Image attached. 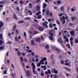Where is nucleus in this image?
<instances>
[{"label": "nucleus", "instance_id": "49530a36", "mask_svg": "<svg viewBox=\"0 0 78 78\" xmlns=\"http://www.w3.org/2000/svg\"><path fill=\"white\" fill-rule=\"evenodd\" d=\"M11 33H9V34H8V36H9L10 37H11Z\"/></svg>", "mask_w": 78, "mask_h": 78}, {"label": "nucleus", "instance_id": "052dcab7", "mask_svg": "<svg viewBox=\"0 0 78 78\" xmlns=\"http://www.w3.org/2000/svg\"><path fill=\"white\" fill-rule=\"evenodd\" d=\"M57 23L58 25H59V24H60V23L59 22V21H58V20L57 21Z\"/></svg>", "mask_w": 78, "mask_h": 78}, {"label": "nucleus", "instance_id": "5701e85b", "mask_svg": "<svg viewBox=\"0 0 78 78\" xmlns=\"http://www.w3.org/2000/svg\"><path fill=\"white\" fill-rule=\"evenodd\" d=\"M41 13V11H39L38 12H37L36 13V16H39V14H40Z\"/></svg>", "mask_w": 78, "mask_h": 78}, {"label": "nucleus", "instance_id": "09e8293b", "mask_svg": "<svg viewBox=\"0 0 78 78\" xmlns=\"http://www.w3.org/2000/svg\"><path fill=\"white\" fill-rule=\"evenodd\" d=\"M49 27L50 28H51L53 27V26L51 25V24H49Z\"/></svg>", "mask_w": 78, "mask_h": 78}, {"label": "nucleus", "instance_id": "de8ad7c7", "mask_svg": "<svg viewBox=\"0 0 78 78\" xmlns=\"http://www.w3.org/2000/svg\"><path fill=\"white\" fill-rule=\"evenodd\" d=\"M54 77L55 78H58V76H57V75H55L54 76Z\"/></svg>", "mask_w": 78, "mask_h": 78}, {"label": "nucleus", "instance_id": "e2e57ef3", "mask_svg": "<svg viewBox=\"0 0 78 78\" xmlns=\"http://www.w3.org/2000/svg\"><path fill=\"white\" fill-rule=\"evenodd\" d=\"M66 42H69V39H68V38H66Z\"/></svg>", "mask_w": 78, "mask_h": 78}, {"label": "nucleus", "instance_id": "37998d69", "mask_svg": "<svg viewBox=\"0 0 78 78\" xmlns=\"http://www.w3.org/2000/svg\"><path fill=\"white\" fill-rule=\"evenodd\" d=\"M50 14V12H49V11H48L46 12V14L47 15H48Z\"/></svg>", "mask_w": 78, "mask_h": 78}, {"label": "nucleus", "instance_id": "4468645a", "mask_svg": "<svg viewBox=\"0 0 78 78\" xmlns=\"http://www.w3.org/2000/svg\"><path fill=\"white\" fill-rule=\"evenodd\" d=\"M36 10H37V11H39V10H40V6L39 5H37V6Z\"/></svg>", "mask_w": 78, "mask_h": 78}, {"label": "nucleus", "instance_id": "412c9836", "mask_svg": "<svg viewBox=\"0 0 78 78\" xmlns=\"http://www.w3.org/2000/svg\"><path fill=\"white\" fill-rule=\"evenodd\" d=\"M3 22H0V27H2L3 25Z\"/></svg>", "mask_w": 78, "mask_h": 78}, {"label": "nucleus", "instance_id": "bf43d9fd", "mask_svg": "<svg viewBox=\"0 0 78 78\" xmlns=\"http://www.w3.org/2000/svg\"><path fill=\"white\" fill-rule=\"evenodd\" d=\"M73 41H71L70 42V44H71V45L72 47H73Z\"/></svg>", "mask_w": 78, "mask_h": 78}, {"label": "nucleus", "instance_id": "f03ea898", "mask_svg": "<svg viewBox=\"0 0 78 78\" xmlns=\"http://www.w3.org/2000/svg\"><path fill=\"white\" fill-rule=\"evenodd\" d=\"M53 30H50V34L51 36H50L49 37V38L50 40H53Z\"/></svg>", "mask_w": 78, "mask_h": 78}, {"label": "nucleus", "instance_id": "423d86ee", "mask_svg": "<svg viewBox=\"0 0 78 78\" xmlns=\"http://www.w3.org/2000/svg\"><path fill=\"white\" fill-rule=\"evenodd\" d=\"M57 41L60 42L61 44H63V41L61 38L58 39Z\"/></svg>", "mask_w": 78, "mask_h": 78}, {"label": "nucleus", "instance_id": "338daca9", "mask_svg": "<svg viewBox=\"0 0 78 78\" xmlns=\"http://www.w3.org/2000/svg\"><path fill=\"white\" fill-rule=\"evenodd\" d=\"M7 72V71L6 70L4 72V74H6V72Z\"/></svg>", "mask_w": 78, "mask_h": 78}, {"label": "nucleus", "instance_id": "2f4dec72", "mask_svg": "<svg viewBox=\"0 0 78 78\" xmlns=\"http://www.w3.org/2000/svg\"><path fill=\"white\" fill-rule=\"evenodd\" d=\"M51 60L52 61V64H55V60L54 59H52Z\"/></svg>", "mask_w": 78, "mask_h": 78}, {"label": "nucleus", "instance_id": "b1692460", "mask_svg": "<svg viewBox=\"0 0 78 78\" xmlns=\"http://www.w3.org/2000/svg\"><path fill=\"white\" fill-rule=\"evenodd\" d=\"M45 48H46V49H47V50H48L49 48V45H47L45 47Z\"/></svg>", "mask_w": 78, "mask_h": 78}, {"label": "nucleus", "instance_id": "79ce46f5", "mask_svg": "<svg viewBox=\"0 0 78 78\" xmlns=\"http://www.w3.org/2000/svg\"><path fill=\"white\" fill-rule=\"evenodd\" d=\"M50 16H51V17H53V13L52 12H50Z\"/></svg>", "mask_w": 78, "mask_h": 78}, {"label": "nucleus", "instance_id": "6e6552de", "mask_svg": "<svg viewBox=\"0 0 78 78\" xmlns=\"http://www.w3.org/2000/svg\"><path fill=\"white\" fill-rule=\"evenodd\" d=\"M41 68H43V69L44 70H45L47 69V67L45 66H41Z\"/></svg>", "mask_w": 78, "mask_h": 78}, {"label": "nucleus", "instance_id": "6e6d98bb", "mask_svg": "<svg viewBox=\"0 0 78 78\" xmlns=\"http://www.w3.org/2000/svg\"><path fill=\"white\" fill-rule=\"evenodd\" d=\"M24 62H28V61H27V60L26 59H24Z\"/></svg>", "mask_w": 78, "mask_h": 78}, {"label": "nucleus", "instance_id": "e433bc0d", "mask_svg": "<svg viewBox=\"0 0 78 78\" xmlns=\"http://www.w3.org/2000/svg\"><path fill=\"white\" fill-rule=\"evenodd\" d=\"M43 60L44 61H46L47 60V58L46 57H44L43 58Z\"/></svg>", "mask_w": 78, "mask_h": 78}, {"label": "nucleus", "instance_id": "4be33fe9", "mask_svg": "<svg viewBox=\"0 0 78 78\" xmlns=\"http://www.w3.org/2000/svg\"><path fill=\"white\" fill-rule=\"evenodd\" d=\"M37 18L38 19H41L42 18V15H39L37 17Z\"/></svg>", "mask_w": 78, "mask_h": 78}, {"label": "nucleus", "instance_id": "6ab92c4d", "mask_svg": "<svg viewBox=\"0 0 78 78\" xmlns=\"http://www.w3.org/2000/svg\"><path fill=\"white\" fill-rule=\"evenodd\" d=\"M3 35L2 34H0V39L1 40H2V39L3 40Z\"/></svg>", "mask_w": 78, "mask_h": 78}, {"label": "nucleus", "instance_id": "a18cd8bd", "mask_svg": "<svg viewBox=\"0 0 78 78\" xmlns=\"http://www.w3.org/2000/svg\"><path fill=\"white\" fill-rule=\"evenodd\" d=\"M66 46L68 47V48H70V45H69V44H66Z\"/></svg>", "mask_w": 78, "mask_h": 78}, {"label": "nucleus", "instance_id": "f704fd0d", "mask_svg": "<svg viewBox=\"0 0 78 78\" xmlns=\"http://www.w3.org/2000/svg\"><path fill=\"white\" fill-rule=\"evenodd\" d=\"M48 72L49 73V74H51V71L50 69H48L47 70Z\"/></svg>", "mask_w": 78, "mask_h": 78}, {"label": "nucleus", "instance_id": "0e129e2a", "mask_svg": "<svg viewBox=\"0 0 78 78\" xmlns=\"http://www.w3.org/2000/svg\"><path fill=\"white\" fill-rule=\"evenodd\" d=\"M26 67L27 69H29L30 68V67L28 65H27L26 66Z\"/></svg>", "mask_w": 78, "mask_h": 78}, {"label": "nucleus", "instance_id": "9b49d317", "mask_svg": "<svg viewBox=\"0 0 78 78\" xmlns=\"http://www.w3.org/2000/svg\"><path fill=\"white\" fill-rule=\"evenodd\" d=\"M46 23H48V22H46L45 23H43V26H45L46 28H47L48 27V26L47 25V24Z\"/></svg>", "mask_w": 78, "mask_h": 78}, {"label": "nucleus", "instance_id": "8fccbe9b", "mask_svg": "<svg viewBox=\"0 0 78 78\" xmlns=\"http://www.w3.org/2000/svg\"><path fill=\"white\" fill-rule=\"evenodd\" d=\"M57 3L58 4H61V2L60 1H58L57 2Z\"/></svg>", "mask_w": 78, "mask_h": 78}, {"label": "nucleus", "instance_id": "aec40b11", "mask_svg": "<svg viewBox=\"0 0 78 78\" xmlns=\"http://www.w3.org/2000/svg\"><path fill=\"white\" fill-rule=\"evenodd\" d=\"M32 6H33V5L31 3L29 4V8H32Z\"/></svg>", "mask_w": 78, "mask_h": 78}, {"label": "nucleus", "instance_id": "1a4fd4ad", "mask_svg": "<svg viewBox=\"0 0 78 78\" xmlns=\"http://www.w3.org/2000/svg\"><path fill=\"white\" fill-rule=\"evenodd\" d=\"M30 71H27L26 72V75L27 76H30Z\"/></svg>", "mask_w": 78, "mask_h": 78}, {"label": "nucleus", "instance_id": "393cba45", "mask_svg": "<svg viewBox=\"0 0 78 78\" xmlns=\"http://www.w3.org/2000/svg\"><path fill=\"white\" fill-rule=\"evenodd\" d=\"M53 20L52 19H48V22H51V21H53V20Z\"/></svg>", "mask_w": 78, "mask_h": 78}, {"label": "nucleus", "instance_id": "c85d7f7f", "mask_svg": "<svg viewBox=\"0 0 78 78\" xmlns=\"http://www.w3.org/2000/svg\"><path fill=\"white\" fill-rule=\"evenodd\" d=\"M19 3L21 5H22L23 3V1H20L19 2Z\"/></svg>", "mask_w": 78, "mask_h": 78}, {"label": "nucleus", "instance_id": "603ef678", "mask_svg": "<svg viewBox=\"0 0 78 78\" xmlns=\"http://www.w3.org/2000/svg\"><path fill=\"white\" fill-rule=\"evenodd\" d=\"M33 71L34 74H36V71H35V70H33Z\"/></svg>", "mask_w": 78, "mask_h": 78}, {"label": "nucleus", "instance_id": "39448f33", "mask_svg": "<svg viewBox=\"0 0 78 78\" xmlns=\"http://www.w3.org/2000/svg\"><path fill=\"white\" fill-rule=\"evenodd\" d=\"M52 72L53 73H58V71L55 68L53 69V70L52 71Z\"/></svg>", "mask_w": 78, "mask_h": 78}, {"label": "nucleus", "instance_id": "9d476101", "mask_svg": "<svg viewBox=\"0 0 78 78\" xmlns=\"http://www.w3.org/2000/svg\"><path fill=\"white\" fill-rule=\"evenodd\" d=\"M38 30L39 31H43L44 30V28L42 27H39L38 28Z\"/></svg>", "mask_w": 78, "mask_h": 78}, {"label": "nucleus", "instance_id": "cd10ccee", "mask_svg": "<svg viewBox=\"0 0 78 78\" xmlns=\"http://www.w3.org/2000/svg\"><path fill=\"white\" fill-rule=\"evenodd\" d=\"M40 41H41L40 38H38L36 40V41H37V42H39Z\"/></svg>", "mask_w": 78, "mask_h": 78}, {"label": "nucleus", "instance_id": "a19ab883", "mask_svg": "<svg viewBox=\"0 0 78 78\" xmlns=\"http://www.w3.org/2000/svg\"><path fill=\"white\" fill-rule=\"evenodd\" d=\"M17 53L18 56H20V52H19V51H17Z\"/></svg>", "mask_w": 78, "mask_h": 78}, {"label": "nucleus", "instance_id": "bb28decb", "mask_svg": "<svg viewBox=\"0 0 78 78\" xmlns=\"http://www.w3.org/2000/svg\"><path fill=\"white\" fill-rule=\"evenodd\" d=\"M46 6H47V4H46L45 3H44L43 4V8H45V7H46Z\"/></svg>", "mask_w": 78, "mask_h": 78}, {"label": "nucleus", "instance_id": "f3484780", "mask_svg": "<svg viewBox=\"0 0 78 78\" xmlns=\"http://www.w3.org/2000/svg\"><path fill=\"white\" fill-rule=\"evenodd\" d=\"M41 64L39 62L37 63V67H40V66H41Z\"/></svg>", "mask_w": 78, "mask_h": 78}, {"label": "nucleus", "instance_id": "3c124183", "mask_svg": "<svg viewBox=\"0 0 78 78\" xmlns=\"http://www.w3.org/2000/svg\"><path fill=\"white\" fill-rule=\"evenodd\" d=\"M41 76H44V73H42L41 74Z\"/></svg>", "mask_w": 78, "mask_h": 78}, {"label": "nucleus", "instance_id": "a878e982", "mask_svg": "<svg viewBox=\"0 0 78 78\" xmlns=\"http://www.w3.org/2000/svg\"><path fill=\"white\" fill-rule=\"evenodd\" d=\"M35 58H39V55H36L35 56Z\"/></svg>", "mask_w": 78, "mask_h": 78}, {"label": "nucleus", "instance_id": "c756f323", "mask_svg": "<svg viewBox=\"0 0 78 78\" xmlns=\"http://www.w3.org/2000/svg\"><path fill=\"white\" fill-rule=\"evenodd\" d=\"M23 22H24V21H21L18 22V23H23Z\"/></svg>", "mask_w": 78, "mask_h": 78}, {"label": "nucleus", "instance_id": "c9c22d12", "mask_svg": "<svg viewBox=\"0 0 78 78\" xmlns=\"http://www.w3.org/2000/svg\"><path fill=\"white\" fill-rule=\"evenodd\" d=\"M3 42H4V41H2V40H0V45H2V44L3 43Z\"/></svg>", "mask_w": 78, "mask_h": 78}, {"label": "nucleus", "instance_id": "ea45409f", "mask_svg": "<svg viewBox=\"0 0 78 78\" xmlns=\"http://www.w3.org/2000/svg\"><path fill=\"white\" fill-rule=\"evenodd\" d=\"M28 12H29L30 13V15H32V14H33L32 13V12H31L30 11H28Z\"/></svg>", "mask_w": 78, "mask_h": 78}, {"label": "nucleus", "instance_id": "a211bd4d", "mask_svg": "<svg viewBox=\"0 0 78 78\" xmlns=\"http://www.w3.org/2000/svg\"><path fill=\"white\" fill-rule=\"evenodd\" d=\"M40 59H39V58H36L35 59V61L36 62H39V61H40Z\"/></svg>", "mask_w": 78, "mask_h": 78}, {"label": "nucleus", "instance_id": "4d7b16f0", "mask_svg": "<svg viewBox=\"0 0 78 78\" xmlns=\"http://www.w3.org/2000/svg\"><path fill=\"white\" fill-rule=\"evenodd\" d=\"M31 55H32V56H34V55H35V54H34V52H32L31 53Z\"/></svg>", "mask_w": 78, "mask_h": 78}, {"label": "nucleus", "instance_id": "c03bdc74", "mask_svg": "<svg viewBox=\"0 0 78 78\" xmlns=\"http://www.w3.org/2000/svg\"><path fill=\"white\" fill-rule=\"evenodd\" d=\"M20 60L21 62H23V58L22 57H20Z\"/></svg>", "mask_w": 78, "mask_h": 78}, {"label": "nucleus", "instance_id": "72a5a7b5", "mask_svg": "<svg viewBox=\"0 0 78 78\" xmlns=\"http://www.w3.org/2000/svg\"><path fill=\"white\" fill-rule=\"evenodd\" d=\"M73 37H71L70 38V41H73Z\"/></svg>", "mask_w": 78, "mask_h": 78}, {"label": "nucleus", "instance_id": "f257e3e1", "mask_svg": "<svg viewBox=\"0 0 78 78\" xmlns=\"http://www.w3.org/2000/svg\"><path fill=\"white\" fill-rule=\"evenodd\" d=\"M68 19V16L66 14H64L62 18H60L61 22H62V25H64L66 23L65 19Z\"/></svg>", "mask_w": 78, "mask_h": 78}, {"label": "nucleus", "instance_id": "ddd939ff", "mask_svg": "<svg viewBox=\"0 0 78 78\" xmlns=\"http://www.w3.org/2000/svg\"><path fill=\"white\" fill-rule=\"evenodd\" d=\"M16 25L15 24L13 26V27L12 30V31H14L16 30Z\"/></svg>", "mask_w": 78, "mask_h": 78}, {"label": "nucleus", "instance_id": "2eb2a0df", "mask_svg": "<svg viewBox=\"0 0 78 78\" xmlns=\"http://www.w3.org/2000/svg\"><path fill=\"white\" fill-rule=\"evenodd\" d=\"M13 17L15 19H16V20H18V18H17V16H16V14H13Z\"/></svg>", "mask_w": 78, "mask_h": 78}, {"label": "nucleus", "instance_id": "5fc2aeb1", "mask_svg": "<svg viewBox=\"0 0 78 78\" xmlns=\"http://www.w3.org/2000/svg\"><path fill=\"white\" fill-rule=\"evenodd\" d=\"M25 20H27V19H29V20H30L31 19L30 18H25Z\"/></svg>", "mask_w": 78, "mask_h": 78}, {"label": "nucleus", "instance_id": "f8f14e48", "mask_svg": "<svg viewBox=\"0 0 78 78\" xmlns=\"http://www.w3.org/2000/svg\"><path fill=\"white\" fill-rule=\"evenodd\" d=\"M55 50H56V51H57L58 53H59V52H60V51H61V50L58 48H55Z\"/></svg>", "mask_w": 78, "mask_h": 78}, {"label": "nucleus", "instance_id": "dca6fc26", "mask_svg": "<svg viewBox=\"0 0 78 78\" xmlns=\"http://www.w3.org/2000/svg\"><path fill=\"white\" fill-rule=\"evenodd\" d=\"M31 44H32V45H35L36 44H34V40H31Z\"/></svg>", "mask_w": 78, "mask_h": 78}, {"label": "nucleus", "instance_id": "473e14b6", "mask_svg": "<svg viewBox=\"0 0 78 78\" xmlns=\"http://www.w3.org/2000/svg\"><path fill=\"white\" fill-rule=\"evenodd\" d=\"M15 39L16 41H18V38H17V36H16L15 37Z\"/></svg>", "mask_w": 78, "mask_h": 78}, {"label": "nucleus", "instance_id": "13d9d810", "mask_svg": "<svg viewBox=\"0 0 78 78\" xmlns=\"http://www.w3.org/2000/svg\"><path fill=\"white\" fill-rule=\"evenodd\" d=\"M7 44H12V42H11L10 41H8V42H7Z\"/></svg>", "mask_w": 78, "mask_h": 78}, {"label": "nucleus", "instance_id": "680f3d73", "mask_svg": "<svg viewBox=\"0 0 78 78\" xmlns=\"http://www.w3.org/2000/svg\"><path fill=\"white\" fill-rule=\"evenodd\" d=\"M16 34H18V30H16Z\"/></svg>", "mask_w": 78, "mask_h": 78}, {"label": "nucleus", "instance_id": "20e7f679", "mask_svg": "<svg viewBox=\"0 0 78 78\" xmlns=\"http://www.w3.org/2000/svg\"><path fill=\"white\" fill-rule=\"evenodd\" d=\"M39 62L41 64V65H44L45 63H44V60L42 59Z\"/></svg>", "mask_w": 78, "mask_h": 78}, {"label": "nucleus", "instance_id": "7ed1b4c3", "mask_svg": "<svg viewBox=\"0 0 78 78\" xmlns=\"http://www.w3.org/2000/svg\"><path fill=\"white\" fill-rule=\"evenodd\" d=\"M31 65L33 70H35V69H36V66H35L34 63L33 62H32L31 64Z\"/></svg>", "mask_w": 78, "mask_h": 78}, {"label": "nucleus", "instance_id": "69168bd1", "mask_svg": "<svg viewBox=\"0 0 78 78\" xmlns=\"http://www.w3.org/2000/svg\"><path fill=\"white\" fill-rule=\"evenodd\" d=\"M16 10L17 11H20V9H19V8L18 7H17L16 9Z\"/></svg>", "mask_w": 78, "mask_h": 78}, {"label": "nucleus", "instance_id": "864d4df0", "mask_svg": "<svg viewBox=\"0 0 78 78\" xmlns=\"http://www.w3.org/2000/svg\"><path fill=\"white\" fill-rule=\"evenodd\" d=\"M5 3L4 2L0 1V4H3V3Z\"/></svg>", "mask_w": 78, "mask_h": 78}, {"label": "nucleus", "instance_id": "0eeeda50", "mask_svg": "<svg viewBox=\"0 0 78 78\" xmlns=\"http://www.w3.org/2000/svg\"><path fill=\"white\" fill-rule=\"evenodd\" d=\"M70 33L71 36H74L75 35V31H71L70 32Z\"/></svg>", "mask_w": 78, "mask_h": 78}, {"label": "nucleus", "instance_id": "4c0bfd02", "mask_svg": "<svg viewBox=\"0 0 78 78\" xmlns=\"http://www.w3.org/2000/svg\"><path fill=\"white\" fill-rule=\"evenodd\" d=\"M60 9L61 11H63V10H64V7L63 6L61 7L60 8Z\"/></svg>", "mask_w": 78, "mask_h": 78}, {"label": "nucleus", "instance_id": "7c9ffc66", "mask_svg": "<svg viewBox=\"0 0 78 78\" xmlns=\"http://www.w3.org/2000/svg\"><path fill=\"white\" fill-rule=\"evenodd\" d=\"M4 50V47L1 46L0 47V50Z\"/></svg>", "mask_w": 78, "mask_h": 78}, {"label": "nucleus", "instance_id": "774afa93", "mask_svg": "<svg viewBox=\"0 0 78 78\" xmlns=\"http://www.w3.org/2000/svg\"><path fill=\"white\" fill-rule=\"evenodd\" d=\"M22 55H23V56H25L26 54L25 53H22Z\"/></svg>", "mask_w": 78, "mask_h": 78}, {"label": "nucleus", "instance_id": "58836bf2", "mask_svg": "<svg viewBox=\"0 0 78 78\" xmlns=\"http://www.w3.org/2000/svg\"><path fill=\"white\" fill-rule=\"evenodd\" d=\"M75 42L76 43H78V39H75Z\"/></svg>", "mask_w": 78, "mask_h": 78}]
</instances>
